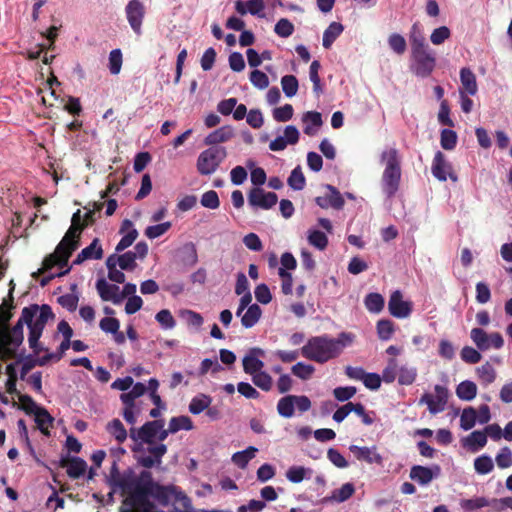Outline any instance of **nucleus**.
<instances>
[{
	"label": "nucleus",
	"mask_w": 512,
	"mask_h": 512,
	"mask_svg": "<svg viewBox=\"0 0 512 512\" xmlns=\"http://www.w3.org/2000/svg\"><path fill=\"white\" fill-rule=\"evenodd\" d=\"M14 287L10 288L8 299H4L0 305V359L6 360L15 356L16 349L23 343V326L26 324L29 330L28 343L33 352L38 355L43 348L39 343L43 330L49 320L55 318L48 304H31L22 309L16 324L10 328L9 322L13 317Z\"/></svg>",
	"instance_id": "1"
},
{
	"label": "nucleus",
	"mask_w": 512,
	"mask_h": 512,
	"mask_svg": "<svg viewBox=\"0 0 512 512\" xmlns=\"http://www.w3.org/2000/svg\"><path fill=\"white\" fill-rule=\"evenodd\" d=\"M119 485L126 495L120 512H157L150 497L156 499L162 506H167L173 501L179 503L182 508H191V500L180 488L154 482L152 473L148 470H143L136 480H122Z\"/></svg>",
	"instance_id": "2"
},
{
	"label": "nucleus",
	"mask_w": 512,
	"mask_h": 512,
	"mask_svg": "<svg viewBox=\"0 0 512 512\" xmlns=\"http://www.w3.org/2000/svg\"><path fill=\"white\" fill-rule=\"evenodd\" d=\"M159 430H161V420L147 421L140 428L132 427L129 430V436L135 443L132 451L141 453L137 462L146 469L160 466L162 457L167 453L165 444L156 443Z\"/></svg>",
	"instance_id": "3"
},
{
	"label": "nucleus",
	"mask_w": 512,
	"mask_h": 512,
	"mask_svg": "<svg viewBox=\"0 0 512 512\" xmlns=\"http://www.w3.org/2000/svg\"><path fill=\"white\" fill-rule=\"evenodd\" d=\"M354 340L355 335L350 332H341L337 338L327 334L313 336L302 346L301 355L308 360L324 364L338 358Z\"/></svg>",
	"instance_id": "4"
},
{
	"label": "nucleus",
	"mask_w": 512,
	"mask_h": 512,
	"mask_svg": "<svg viewBox=\"0 0 512 512\" xmlns=\"http://www.w3.org/2000/svg\"><path fill=\"white\" fill-rule=\"evenodd\" d=\"M86 227L87 223H84L81 211L77 210L72 216L70 227L56 246L55 251L44 258L43 267L37 273H33V276L51 270L54 266L66 267L73 252L79 248L81 235Z\"/></svg>",
	"instance_id": "5"
},
{
	"label": "nucleus",
	"mask_w": 512,
	"mask_h": 512,
	"mask_svg": "<svg viewBox=\"0 0 512 512\" xmlns=\"http://www.w3.org/2000/svg\"><path fill=\"white\" fill-rule=\"evenodd\" d=\"M381 160L385 162L382 175V189L388 198L393 197L399 189L401 180V165L396 148L385 150L381 154Z\"/></svg>",
	"instance_id": "6"
},
{
	"label": "nucleus",
	"mask_w": 512,
	"mask_h": 512,
	"mask_svg": "<svg viewBox=\"0 0 512 512\" xmlns=\"http://www.w3.org/2000/svg\"><path fill=\"white\" fill-rule=\"evenodd\" d=\"M411 71L418 77L426 78L436 67V58L429 46L411 50Z\"/></svg>",
	"instance_id": "7"
},
{
	"label": "nucleus",
	"mask_w": 512,
	"mask_h": 512,
	"mask_svg": "<svg viewBox=\"0 0 512 512\" xmlns=\"http://www.w3.org/2000/svg\"><path fill=\"white\" fill-rule=\"evenodd\" d=\"M227 151L224 147L213 146L200 153L197 159V171L201 175L214 173L225 160Z\"/></svg>",
	"instance_id": "8"
},
{
	"label": "nucleus",
	"mask_w": 512,
	"mask_h": 512,
	"mask_svg": "<svg viewBox=\"0 0 512 512\" xmlns=\"http://www.w3.org/2000/svg\"><path fill=\"white\" fill-rule=\"evenodd\" d=\"M434 391L435 395L424 393L419 400V404H426L433 415L445 410L449 397L448 389L442 385H435Z\"/></svg>",
	"instance_id": "9"
},
{
	"label": "nucleus",
	"mask_w": 512,
	"mask_h": 512,
	"mask_svg": "<svg viewBox=\"0 0 512 512\" xmlns=\"http://www.w3.org/2000/svg\"><path fill=\"white\" fill-rule=\"evenodd\" d=\"M127 21L133 32L142 35V25L146 14V8L140 0H130L125 7Z\"/></svg>",
	"instance_id": "10"
},
{
	"label": "nucleus",
	"mask_w": 512,
	"mask_h": 512,
	"mask_svg": "<svg viewBox=\"0 0 512 512\" xmlns=\"http://www.w3.org/2000/svg\"><path fill=\"white\" fill-rule=\"evenodd\" d=\"M278 196L274 192H266L264 189L255 187L248 193V203L253 208L264 210L271 209L276 205Z\"/></svg>",
	"instance_id": "11"
},
{
	"label": "nucleus",
	"mask_w": 512,
	"mask_h": 512,
	"mask_svg": "<svg viewBox=\"0 0 512 512\" xmlns=\"http://www.w3.org/2000/svg\"><path fill=\"white\" fill-rule=\"evenodd\" d=\"M413 304L411 301H404L403 294L400 290L391 293L388 301L389 313L398 319H404L412 313Z\"/></svg>",
	"instance_id": "12"
},
{
	"label": "nucleus",
	"mask_w": 512,
	"mask_h": 512,
	"mask_svg": "<svg viewBox=\"0 0 512 512\" xmlns=\"http://www.w3.org/2000/svg\"><path fill=\"white\" fill-rule=\"evenodd\" d=\"M432 174L439 181H446L447 176L450 177L452 181L457 180V176L452 173V166L445 159V155L441 151H437L433 163H432Z\"/></svg>",
	"instance_id": "13"
},
{
	"label": "nucleus",
	"mask_w": 512,
	"mask_h": 512,
	"mask_svg": "<svg viewBox=\"0 0 512 512\" xmlns=\"http://www.w3.org/2000/svg\"><path fill=\"white\" fill-rule=\"evenodd\" d=\"M349 450L358 461L378 465H382L383 463V457L377 452L376 446L367 447L350 445Z\"/></svg>",
	"instance_id": "14"
},
{
	"label": "nucleus",
	"mask_w": 512,
	"mask_h": 512,
	"mask_svg": "<svg viewBox=\"0 0 512 512\" xmlns=\"http://www.w3.org/2000/svg\"><path fill=\"white\" fill-rule=\"evenodd\" d=\"M59 465L67 468V475L72 479L80 478L87 470L86 461L79 457H62Z\"/></svg>",
	"instance_id": "15"
},
{
	"label": "nucleus",
	"mask_w": 512,
	"mask_h": 512,
	"mask_svg": "<svg viewBox=\"0 0 512 512\" xmlns=\"http://www.w3.org/2000/svg\"><path fill=\"white\" fill-rule=\"evenodd\" d=\"M440 473V467L435 465L433 468L415 465L411 468L410 478L421 485H426L432 481L434 476Z\"/></svg>",
	"instance_id": "16"
},
{
	"label": "nucleus",
	"mask_w": 512,
	"mask_h": 512,
	"mask_svg": "<svg viewBox=\"0 0 512 512\" xmlns=\"http://www.w3.org/2000/svg\"><path fill=\"white\" fill-rule=\"evenodd\" d=\"M125 231H127V233L121 238V240L116 245V252H122L126 248L130 247L138 237V231L133 227V223L129 219H125L122 222L119 232L124 233Z\"/></svg>",
	"instance_id": "17"
},
{
	"label": "nucleus",
	"mask_w": 512,
	"mask_h": 512,
	"mask_svg": "<svg viewBox=\"0 0 512 512\" xmlns=\"http://www.w3.org/2000/svg\"><path fill=\"white\" fill-rule=\"evenodd\" d=\"M234 137V130L232 126L225 125L222 126L213 132L209 133L205 139V145H209L211 147L218 146V144L225 143Z\"/></svg>",
	"instance_id": "18"
},
{
	"label": "nucleus",
	"mask_w": 512,
	"mask_h": 512,
	"mask_svg": "<svg viewBox=\"0 0 512 512\" xmlns=\"http://www.w3.org/2000/svg\"><path fill=\"white\" fill-rule=\"evenodd\" d=\"M96 288L103 301H112L114 304L121 302L119 287L117 285L109 284L102 278L96 282Z\"/></svg>",
	"instance_id": "19"
},
{
	"label": "nucleus",
	"mask_w": 512,
	"mask_h": 512,
	"mask_svg": "<svg viewBox=\"0 0 512 512\" xmlns=\"http://www.w3.org/2000/svg\"><path fill=\"white\" fill-rule=\"evenodd\" d=\"M103 257V249L99 243V239L95 238L91 244L84 249L76 256L73 260V265H80L84 261L89 259L99 260Z\"/></svg>",
	"instance_id": "20"
},
{
	"label": "nucleus",
	"mask_w": 512,
	"mask_h": 512,
	"mask_svg": "<svg viewBox=\"0 0 512 512\" xmlns=\"http://www.w3.org/2000/svg\"><path fill=\"white\" fill-rule=\"evenodd\" d=\"M460 81H461V89L459 91H463L471 96L477 94L478 85L476 76L473 71L468 67H463L460 70Z\"/></svg>",
	"instance_id": "21"
},
{
	"label": "nucleus",
	"mask_w": 512,
	"mask_h": 512,
	"mask_svg": "<svg viewBox=\"0 0 512 512\" xmlns=\"http://www.w3.org/2000/svg\"><path fill=\"white\" fill-rule=\"evenodd\" d=\"M302 121L306 124L303 131L308 136L315 135L317 132L315 128H319L323 124L321 113L317 111L306 112L302 117Z\"/></svg>",
	"instance_id": "22"
},
{
	"label": "nucleus",
	"mask_w": 512,
	"mask_h": 512,
	"mask_svg": "<svg viewBox=\"0 0 512 512\" xmlns=\"http://www.w3.org/2000/svg\"><path fill=\"white\" fill-rule=\"evenodd\" d=\"M344 26L339 22H332L323 33L322 45L325 49H329L334 41L341 35Z\"/></svg>",
	"instance_id": "23"
},
{
	"label": "nucleus",
	"mask_w": 512,
	"mask_h": 512,
	"mask_svg": "<svg viewBox=\"0 0 512 512\" xmlns=\"http://www.w3.org/2000/svg\"><path fill=\"white\" fill-rule=\"evenodd\" d=\"M106 431L114 437V439L119 443L122 444L126 441L128 432L125 429L123 423L115 418L112 421L108 422L106 425Z\"/></svg>",
	"instance_id": "24"
},
{
	"label": "nucleus",
	"mask_w": 512,
	"mask_h": 512,
	"mask_svg": "<svg viewBox=\"0 0 512 512\" xmlns=\"http://www.w3.org/2000/svg\"><path fill=\"white\" fill-rule=\"evenodd\" d=\"M355 493V487L352 483H345L339 489H335L330 497L324 499L325 502L335 501L338 503L344 502L351 498Z\"/></svg>",
	"instance_id": "25"
},
{
	"label": "nucleus",
	"mask_w": 512,
	"mask_h": 512,
	"mask_svg": "<svg viewBox=\"0 0 512 512\" xmlns=\"http://www.w3.org/2000/svg\"><path fill=\"white\" fill-rule=\"evenodd\" d=\"M262 310L258 304H251L241 317V324L245 328L253 327L260 319Z\"/></svg>",
	"instance_id": "26"
},
{
	"label": "nucleus",
	"mask_w": 512,
	"mask_h": 512,
	"mask_svg": "<svg viewBox=\"0 0 512 512\" xmlns=\"http://www.w3.org/2000/svg\"><path fill=\"white\" fill-rule=\"evenodd\" d=\"M258 449L253 446H249L243 451H238L232 455V462L239 468L245 469L250 460H252Z\"/></svg>",
	"instance_id": "27"
},
{
	"label": "nucleus",
	"mask_w": 512,
	"mask_h": 512,
	"mask_svg": "<svg viewBox=\"0 0 512 512\" xmlns=\"http://www.w3.org/2000/svg\"><path fill=\"white\" fill-rule=\"evenodd\" d=\"M477 386L474 382L465 380L462 381L456 388V395L459 399L464 401H471L476 397Z\"/></svg>",
	"instance_id": "28"
},
{
	"label": "nucleus",
	"mask_w": 512,
	"mask_h": 512,
	"mask_svg": "<svg viewBox=\"0 0 512 512\" xmlns=\"http://www.w3.org/2000/svg\"><path fill=\"white\" fill-rule=\"evenodd\" d=\"M212 402V398L206 394H199L193 397L189 403V411L194 415H198L205 411Z\"/></svg>",
	"instance_id": "29"
},
{
	"label": "nucleus",
	"mask_w": 512,
	"mask_h": 512,
	"mask_svg": "<svg viewBox=\"0 0 512 512\" xmlns=\"http://www.w3.org/2000/svg\"><path fill=\"white\" fill-rule=\"evenodd\" d=\"M35 415V421L37 423L38 428L44 435H49L48 428L52 425L53 417L49 414V412L45 408L36 409L33 413Z\"/></svg>",
	"instance_id": "30"
},
{
	"label": "nucleus",
	"mask_w": 512,
	"mask_h": 512,
	"mask_svg": "<svg viewBox=\"0 0 512 512\" xmlns=\"http://www.w3.org/2000/svg\"><path fill=\"white\" fill-rule=\"evenodd\" d=\"M409 41L411 45V50L428 46L426 44L421 25L418 22L414 23L410 29Z\"/></svg>",
	"instance_id": "31"
},
{
	"label": "nucleus",
	"mask_w": 512,
	"mask_h": 512,
	"mask_svg": "<svg viewBox=\"0 0 512 512\" xmlns=\"http://www.w3.org/2000/svg\"><path fill=\"white\" fill-rule=\"evenodd\" d=\"M364 303L368 311L380 313L384 308L385 300L379 293H369L365 297Z\"/></svg>",
	"instance_id": "32"
},
{
	"label": "nucleus",
	"mask_w": 512,
	"mask_h": 512,
	"mask_svg": "<svg viewBox=\"0 0 512 512\" xmlns=\"http://www.w3.org/2000/svg\"><path fill=\"white\" fill-rule=\"evenodd\" d=\"M487 443V436L484 431H473L466 438V445L474 452L483 448Z\"/></svg>",
	"instance_id": "33"
},
{
	"label": "nucleus",
	"mask_w": 512,
	"mask_h": 512,
	"mask_svg": "<svg viewBox=\"0 0 512 512\" xmlns=\"http://www.w3.org/2000/svg\"><path fill=\"white\" fill-rule=\"evenodd\" d=\"M379 339L383 341L390 340L395 332L394 323L389 319H381L376 325Z\"/></svg>",
	"instance_id": "34"
},
{
	"label": "nucleus",
	"mask_w": 512,
	"mask_h": 512,
	"mask_svg": "<svg viewBox=\"0 0 512 512\" xmlns=\"http://www.w3.org/2000/svg\"><path fill=\"white\" fill-rule=\"evenodd\" d=\"M294 403L292 395H286L279 399L277 403V412L284 418H291L294 415Z\"/></svg>",
	"instance_id": "35"
},
{
	"label": "nucleus",
	"mask_w": 512,
	"mask_h": 512,
	"mask_svg": "<svg viewBox=\"0 0 512 512\" xmlns=\"http://www.w3.org/2000/svg\"><path fill=\"white\" fill-rule=\"evenodd\" d=\"M470 337L479 350L485 351L490 348L488 334L482 328H473Z\"/></svg>",
	"instance_id": "36"
},
{
	"label": "nucleus",
	"mask_w": 512,
	"mask_h": 512,
	"mask_svg": "<svg viewBox=\"0 0 512 512\" xmlns=\"http://www.w3.org/2000/svg\"><path fill=\"white\" fill-rule=\"evenodd\" d=\"M312 470L310 468H305L303 466H291L286 472V478L292 483H300L302 482L307 474H311Z\"/></svg>",
	"instance_id": "37"
},
{
	"label": "nucleus",
	"mask_w": 512,
	"mask_h": 512,
	"mask_svg": "<svg viewBox=\"0 0 512 512\" xmlns=\"http://www.w3.org/2000/svg\"><path fill=\"white\" fill-rule=\"evenodd\" d=\"M490 502L485 497H476L472 499H462L460 501V506L465 511H475L482 509L484 507H488Z\"/></svg>",
	"instance_id": "38"
},
{
	"label": "nucleus",
	"mask_w": 512,
	"mask_h": 512,
	"mask_svg": "<svg viewBox=\"0 0 512 512\" xmlns=\"http://www.w3.org/2000/svg\"><path fill=\"white\" fill-rule=\"evenodd\" d=\"M281 86L284 94L291 98L296 95L299 83L294 75H285L281 78Z\"/></svg>",
	"instance_id": "39"
},
{
	"label": "nucleus",
	"mask_w": 512,
	"mask_h": 512,
	"mask_svg": "<svg viewBox=\"0 0 512 512\" xmlns=\"http://www.w3.org/2000/svg\"><path fill=\"white\" fill-rule=\"evenodd\" d=\"M287 183L294 190H302L305 187L306 179L300 166L291 171Z\"/></svg>",
	"instance_id": "40"
},
{
	"label": "nucleus",
	"mask_w": 512,
	"mask_h": 512,
	"mask_svg": "<svg viewBox=\"0 0 512 512\" xmlns=\"http://www.w3.org/2000/svg\"><path fill=\"white\" fill-rule=\"evenodd\" d=\"M477 421V412L473 407L465 408L460 417V426L467 431L474 427Z\"/></svg>",
	"instance_id": "41"
},
{
	"label": "nucleus",
	"mask_w": 512,
	"mask_h": 512,
	"mask_svg": "<svg viewBox=\"0 0 512 512\" xmlns=\"http://www.w3.org/2000/svg\"><path fill=\"white\" fill-rule=\"evenodd\" d=\"M417 377V369L410 366H401L398 370V382L400 385H411Z\"/></svg>",
	"instance_id": "42"
},
{
	"label": "nucleus",
	"mask_w": 512,
	"mask_h": 512,
	"mask_svg": "<svg viewBox=\"0 0 512 512\" xmlns=\"http://www.w3.org/2000/svg\"><path fill=\"white\" fill-rule=\"evenodd\" d=\"M170 431L176 433L179 430H192L193 422L188 416H177L170 419Z\"/></svg>",
	"instance_id": "43"
},
{
	"label": "nucleus",
	"mask_w": 512,
	"mask_h": 512,
	"mask_svg": "<svg viewBox=\"0 0 512 512\" xmlns=\"http://www.w3.org/2000/svg\"><path fill=\"white\" fill-rule=\"evenodd\" d=\"M308 242L315 248L324 250L328 245V238L326 234L320 230H311L308 234Z\"/></svg>",
	"instance_id": "44"
},
{
	"label": "nucleus",
	"mask_w": 512,
	"mask_h": 512,
	"mask_svg": "<svg viewBox=\"0 0 512 512\" xmlns=\"http://www.w3.org/2000/svg\"><path fill=\"white\" fill-rule=\"evenodd\" d=\"M264 367L263 361L255 356L247 355L243 358V370L245 373L254 375Z\"/></svg>",
	"instance_id": "45"
},
{
	"label": "nucleus",
	"mask_w": 512,
	"mask_h": 512,
	"mask_svg": "<svg viewBox=\"0 0 512 512\" xmlns=\"http://www.w3.org/2000/svg\"><path fill=\"white\" fill-rule=\"evenodd\" d=\"M291 372L301 380H308L315 372L314 366L303 362H298L292 366Z\"/></svg>",
	"instance_id": "46"
},
{
	"label": "nucleus",
	"mask_w": 512,
	"mask_h": 512,
	"mask_svg": "<svg viewBox=\"0 0 512 512\" xmlns=\"http://www.w3.org/2000/svg\"><path fill=\"white\" fill-rule=\"evenodd\" d=\"M474 468L478 474L485 475L493 470L494 464L490 456L481 455L474 460Z\"/></svg>",
	"instance_id": "47"
},
{
	"label": "nucleus",
	"mask_w": 512,
	"mask_h": 512,
	"mask_svg": "<svg viewBox=\"0 0 512 512\" xmlns=\"http://www.w3.org/2000/svg\"><path fill=\"white\" fill-rule=\"evenodd\" d=\"M477 374H478L479 379L484 384L493 383L495 381L496 375H497L495 369L489 362H486L482 366L478 367Z\"/></svg>",
	"instance_id": "48"
},
{
	"label": "nucleus",
	"mask_w": 512,
	"mask_h": 512,
	"mask_svg": "<svg viewBox=\"0 0 512 512\" xmlns=\"http://www.w3.org/2000/svg\"><path fill=\"white\" fill-rule=\"evenodd\" d=\"M52 358V355H46L40 359L34 360L32 358H27L24 363L22 364L21 371H20V378L25 379V376L29 373L30 370H32L35 365L44 366L50 359Z\"/></svg>",
	"instance_id": "49"
},
{
	"label": "nucleus",
	"mask_w": 512,
	"mask_h": 512,
	"mask_svg": "<svg viewBox=\"0 0 512 512\" xmlns=\"http://www.w3.org/2000/svg\"><path fill=\"white\" fill-rule=\"evenodd\" d=\"M398 374V364L395 358L388 360L387 366L383 369L381 379L385 383H393Z\"/></svg>",
	"instance_id": "50"
},
{
	"label": "nucleus",
	"mask_w": 512,
	"mask_h": 512,
	"mask_svg": "<svg viewBox=\"0 0 512 512\" xmlns=\"http://www.w3.org/2000/svg\"><path fill=\"white\" fill-rule=\"evenodd\" d=\"M388 44L389 47L398 55L404 54L407 48L405 38L398 33H393L389 36Z\"/></svg>",
	"instance_id": "51"
},
{
	"label": "nucleus",
	"mask_w": 512,
	"mask_h": 512,
	"mask_svg": "<svg viewBox=\"0 0 512 512\" xmlns=\"http://www.w3.org/2000/svg\"><path fill=\"white\" fill-rule=\"evenodd\" d=\"M274 32L278 36H280L282 38H287V37H289V36H291L293 34V32H294V25L288 19L281 18L275 24Z\"/></svg>",
	"instance_id": "52"
},
{
	"label": "nucleus",
	"mask_w": 512,
	"mask_h": 512,
	"mask_svg": "<svg viewBox=\"0 0 512 512\" xmlns=\"http://www.w3.org/2000/svg\"><path fill=\"white\" fill-rule=\"evenodd\" d=\"M253 383L264 391H269L272 388V377L262 370L252 375Z\"/></svg>",
	"instance_id": "53"
},
{
	"label": "nucleus",
	"mask_w": 512,
	"mask_h": 512,
	"mask_svg": "<svg viewBox=\"0 0 512 512\" xmlns=\"http://www.w3.org/2000/svg\"><path fill=\"white\" fill-rule=\"evenodd\" d=\"M440 143L443 149L452 150L457 144V134L450 129H444L441 132Z\"/></svg>",
	"instance_id": "54"
},
{
	"label": "nucleus",
	"mask_w": 512,
	"mask_h": 512,
	"mask_svg": "<svg viewBox=\"0 0 512 512\" xmlns=\"http://www.w3.org/2000/svg\"><path fill=\"white\" fill-rule=\"evenodd\" d=\"M249 80L253 86L260 90L266 89L269 86L268 76L258 69H255L250 73Z\"/></svg>",
	"instance_id": "55"
},
{
	"label": "nucleus",
	"mask_w": 512,
	"mask_h": 512,
	"mask_svg": "<svg viewBox=\"0 0 512 512\" xmlns=\"http://www.w3.org/2000/svg\"><path fill=\"white\" fill-rule=\"evenodd\" d=\"M57 302L69 312L77 309L79 296L75 293H67L58 297Z\"/></svg>",
	"instance_id": "56"
},
{
	"label": "nucleus",
	"mask_w": 512,
	"mask_h": 512,
	"mask_svg": "<svg viewBox=\"0 0 512 512\" xmlns=\"http://www.w3.org/2000/svg\"><path fill=\"white\" fill-rule=\"evenodd\" d=\"M117 260L118 265L122 270L133 271L137 266L136 254H133L132 251L119 255Z\"/></svg>",
	"instance_id": "57"
},
{
	"label": "nucleus",
	"mask_w": 512,
	"mask_h": 512,
	"mask_svg": "<svg viewBox=\"0 0 512 512\" xmlns=\"http://www.w3.org/2000/svg\"><path fill=\"white\" fill-rule=\"evenodd\" d=\"M155 319L164 329H172L176 325V321L168 309L160 310Z\"/></svg>",
	"instance_id": "58"
},
{
	"label": "nucleus",
	"mask_w": 512,
	"mask_h": 512,
	"mask_svg": "<svg viewBox=\"0 0 512 512\" xmlns=\"http://www.w3.org/2000/svg\"><path fill=\"white\" fill-rule=\"evenodd\" d=\"M327 190L330 192L328 196L329 204L332 208L340 210L343 208L345 201L340 192L332 185H326Z\"/></svg>",
	"instance_id": "59"
},
{
	"label": "nucleus",
	"mask_w": 512,
	"mask_h": 512,
	"mask_svg": "<svg viewBox=\"0 0 512 512\" xmlns=\"http://www.w3.org/2000/svg\"><path fill=\"white\" fill-rule=\"evenodd\" d=\"M122 67V52L120 49H114L109 54V70L113 75H117Z\"/></svg>",
	"instance_id": "60"
},
{
	"label": "nucleus",
	"mask_w": 512,
	"mask_h": 512,
	"mask_svg": "<svg viewBox=\"0 0 512 512\" xmlns=\"http://www.w3.org/2000/svg\"><path fill=\"white\" fill-rule=\"evenodd\" d=\"M293 107L291 104H285L273 110V118L277 122H287L293 117Z\"/></svg>",
	"instance_id": "61"
},
{
	"label": "nucleus",
	"mask_w": 512,
	"mask_h": 512,
	"mask_svg": "<svg viewBox=\"0 0 512 512\" xmlns=\"http://www.w3.org/2000/svg\"><path fill=\"white\" fill-rule=\"evenodd\" d=\"M496 464L499 468L505 469L512 466V451L509 447H503L496 455Z\"/></svg>",
	"instance_id": "62"
},
{
	"label": "nucleus",
	"mask_w": 512,
	"mask_h": 512,
	"mask_svg": "<svg viewBox=\"0 0 512 512\" xmlns=\"http://www.w3.org/2000/svg\"><path fill=\"white\" fill-rule=\"evenodd\" d=\"M171 227L170 222H164L157 225L148 226L145 229V235L150 239H155L166 233Z\"/></svg>",
	"instance_id": "63"
},
{
	"label": "nucleus",
	"mask_w": 512,
	"mask_h": 512,
	"mask_svg": "<svg viewBox=\"0 0 512 512\" xmlns=\"http://www.w3.org/2000/svg\"><path fill=\"white\" fill-rule=\"evenodd\" d=\"M201 205L209 209H217L220 206L219 197L216 191L205 192L201 197Z\"/></svg>",
	"instance_id": "64"
}]
</instances>
